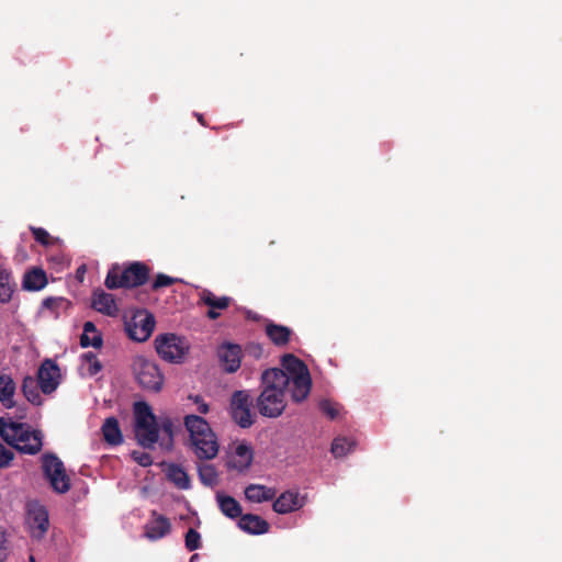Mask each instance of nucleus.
<instances>
[{"mask_svg":"<svg viewBox=\"0 0 562 562\" xmlns=\"http://www.w3.org/2000/svg\"><path fill=\"white\" fill-rule=\"evenodd\" d=\"M140 284V262L134 261L126 267L114 265L105 278L108 289L134 288Z\"/></svg>","mask_w":562,"mask_h":562,"instance_id":"8","label":"nucleus"},{"mask_svg":"<svg viewBox=\"0 0 562 562\" xmlns=\"http://www.w3.org/2000/svg\"><path fill=\"white\" fill-rule=\"evenodd\" d=\"M199 302L210 307L206 316L210 319H216L221 316L218 311L228 308L233 302V299L226 295L216 296L211 290L203 289L199 293Z\"/></svg>","mask_w":562,"mask_h":562,"instance_id":"12","label":"nucleus"},{"mask_svg":"<svg viewBox=\"0 0 562 562\" xmlns=\"http://www.w3.org/2000/svg\"><path fill=\"white\" fill-rule=\"evenodd\" d=\"M0 435L5 442L23 453L35 454L43 446L41 431L32 429L26 424H4L0 419Z\"/></svg>","mask_w":562,"mask_h":562,"instance_id":"4","label":"nucleus"},{"mask_svg":"<svg viewBox=\"0 0 562 562\" xmlns=\"http://www.w3.org/2000/svg\"><path fill=\"white\" fill-rule=\"evenodd\" d=\"M155 348L157 353L166 361L180 363L189 351L188 341L175 334H165L156 337Z\"/></svg>","mask_w":562,"mask_h":562,"instance_id":"6","label":"nucleus"},{"mask_svg":"<svg viewBox=\"0 0 562 562\" xmlns=\"http://www.w3.org/2000/svg\"><path fill=\"white\" fill-rule=\"evenodd\" d=\"M217 356L223 370L227 373L236 372L241 362V348L236 344H223L217 349Z\"/></svg>","mask_w":562,"mask_h":562,"instance_id":"11","label":"nucleus"},{"mask_svg":"<svg viewBox=\"0 0 562 562\" xmlns=\"http://www.w3.org/2000/svg\"><path fill=\"white\" fill-rule=\"evenodd\" d=\"M14 283L10 272L0 263V302L8 303L13 294Z\"/></svg>","mask_w":562,"mask_h":562,"instance_id":"29","label":"nucleus"},{"mask_svg":"<svg viewBox=\"0 0 562 562\" xmlns=\"http://www.w3.org/2000/svg\"><path fill=\"white\" fill-rule=\"evenodd\" d=\"M179 280L176 279V278H171V277L166 276L164 273H159V274H157L155 281L153 282L151 289L154 291H156V290L161 289V288L170 286V285L175 284Z\"/></svg>","mask_w":562,"mask_h":562,"instance_id":"37","label":"nucleus"},{"mask_svg":"<svg viewBox=\"0 0 562 562\" xmlns=\"http://www.w3.org/2000/svg\"><path fill=\"white\" fill-rule=\"evenodd\" d=\"M254 397L247 390L235 391L231 397V416L241 428H249L255 423L256 415L251 408Z\"/></svg>","mask_w":562,"mask_h":562,"instance_id":"7","label":"nucleus"},{"mask_svg":"<svg viewBox=\"0 0 562 562\" xmlns=\"http://www.w3.org/2000/svg\"><path fill=\"white\" fill-rule=\"evenodd\" d=\"M31 229L36 241L45 246L49 244V234L44 228L32 227Z\"/></svg>","mask_w":562,"mask_h":562,"instance_id":"40","label":"nucleus"},{"mask_svg":"<svg viewBox=\"0 0 562 562\" xmlns=\"http://www.w3.org/2000/svg\"><path fill=\"white\" fill-rule=\"evenodd\" d=\"M184 426L196 457L201 460L214 459L218 452V443L209 423L201 416L188 415L184 417Z\"/></svg>","mask_w":562,"mask_h":562,"instance_id":"3","label":"nucleus"},{"mask_svg":"<svg viewBox=\"0 0 562 562\" xmlns=\"http://www.w3.org/2000/svg\"><path fill=\"white\" fill-rule=\"evenodd\" d=\"M303 498L297 492L285 491L274 502L273 510L278 514H288L303 507Z\"/></svg>","mask_w":562,"mask_h":562,"instance_id":"15","label":"nucleus"},{"mask_svg":"<svg viewBox=\"0 0 562 562\" xmlns=\"http://www.w3.org/2000/svg\"><path fill=\"white\" fill-rule=\"evenodd\" d=\"M191 400H193V402L195 404H198V411L200 414H207L209 411H210V407L209 405L203 401V398L200 396V395H195V396H190Z\"/></svg>","mask_w":562,"mask_h":562,"instance_id":"41","label":"nucleus"},{"mask_svg":"<svg viewBox=\"0 0 562 562\" xmlns=\"http://www.w3.org/2000/svg\"><path fill=\"white\" fill-rule=\"evenodd\" d=\"M167 479L179 490H189L191 482L186 470L179 464L171 463L167 467Z\"/></svg>","mask_w":562,"mask_h":562,"instance_id":"21","label":"nucleus"},{"mask_svg":"<svg viewBox=\"0 0 562 562\" xmlns=\"http://www.w3.org/2000/svg\"><path fill=\"white\" fill-rule=\"evenodd\" d=\"M196 117H198V121L202 124V125H206L205 122H204V119H203V115L202 114H196Z\"/></svg>","mask_w":562,"mask_h":562,"instance_id":"46","label":"nucleus"},{"mask_svg":"<svg viewBox=\"0 0 562 562\" xmlns=\"http://www.w3.org/2000/svg\"><path fill=\"white\" fill-rule=\"evenodd\" d=\"M157 442L165 450L172 448L173 423L168 416L157 417L143 401V448H153Z\"/></svg>","mask_w":562,"mask_h":562,"instance_id":"2","label":"nucleus"},{"mask_svg":"<svg viewBox=\"0 0 562 562\" xmlns=\"http://www.w3.org/2000/svg\"><path fill=\"white\" fill-rule=\"evenodd\" d=\"M355 441L349 440L346 437H338L331 443V453L335 458H341L347 456L353 450Z\"/></svg>","mask_w":562,"mask_h":562,"instance_id":"33","label":"nucleus"},{"mask_svg":"<svg viewBox=\"0 0 562 562\" xmlns=\"http://www.w3.org/2000/svg\"><path fill=\"white\" fill-rule=\"evenodd\" d=\"M164 375L158 366L143 359V389L159 392L164 385Z\"/></svg>","mask_w":562,"mask_h":562,"instance_id":"14","label":"nucleus"},{"mask_svg":"<svg viewBox=\"0 0 562 562\" xmlns=\"http://www.w3.org/2000/svg\"><path fill=\"white\" fill-rule=\"evenodd\" d=\"M70 306V301L61 296L46 297L42 302V310L48 312L54 318H58L61 314L67 313Z\"/></svg>","mask_w":562,"mask_h":562,"instance_id":"23","label":"nucleus"},{"mask_svg":"<svg viewBox=\"0 0 562 562\" xmlns=\"http://www.w3.org/2000/svg\"><path fill=\"white\" fill-rule=\"evenodd\" d=\"M266 334L276 346L283 347L288 345L292 330L286 326L270 323L266 326Z\"/></svg>","mask_w":562,"mask_h":562,"instance_id":"25","label":"nucleus"},{"mask_svg":"<svg viewBox=\"0 0 562 562\" xmlns=\"http://www.w3.org/2000/svg\"><path fill=\"white\" fill-rule=\"evenodd\" d=\"M171 531L170 520L156 512L151 513L149 520L145 526V536L149 540H158Z\"/></svg>","mask_w":562,"mask_h":562,"instance_id":"13","label":"nucleus"},{"mask_svg":"<svg viewBox=\"0 0 562 562\" xmlns=\"http://www.w3.org/2000/svg\"><path fill=\"white\" fill-rule=\"evenodd\" d=\"M149 277H150V268L143 263V284H145L148 280H149Z\"/></svg>","mask_w":562,"mask_h":562,"instance_id":"43","label":"nucleus"},{"mask_svg":"<svg viewBox=\"0 0 562 562\" xmlns=\"http://www.w3.org/2000/svg\"><path fill=\"white\" fill-rule=\"evenodd\" d=\"M132 457H133V459H134L137 463H139V464H140V453H139V452H137V451H133V452H132Z\"/></svg>","mask_w":562,"mask_h":562,"instance_id":"45","label":"nucleus"},{"mask_svg":"<svg viewBox=\"0 0 562 562\" xmlns=\"http://www.w3.org/2000/svg\"><path fill=\"white\" fill-rule=\"evenodd\" d=\"M199 558V555L195 553L193 554L191 558H190V561L189 562H196V559Z\"/></svg>","mask_w":562,"mask_h":562,"instance_id":"48","label":"nucleus"},{"mask_svg":"<svg viewBox=\"0 0 562 562\" xmlns=\"http://www.w3.org/2000/svg\"><path fill=\"white\" fill-rule=\"evenodd\" d=\"M133 412H134V419H133L134 436H135V439L138 442H140V401H135L133 403Z\"/></svg>","mask_w":562,"mask_h":562,"instance_id":"36","label":"nucleus"},{"mask_svg":"<svg viewBox=\"0 0 562 562\" xmlns=\"http://www.w3.org/2000/svg\"><path fill=\"white\" fill-rule=\"evenodd\" d=\"M42 469L45 479L55 492L65 494L70 490V479L66 473L63 461L57 456L53 453L43 454Z\"/></svg>","mask_w":562,"mask_h":562,"instance_id":"5","label":"nucleus"},{"mask_svg":"<svg viewBox=\"0 0 562 562\" xmlns=\"http://www.w3.org/2000/svg\"><path fill=\"white\" fill-rule=\"evenodd\" d=\"M30 562H35L34 557H30Z\"/></svg>","mask_w":562,"mask_h":562,"instance_id":"49","label":"nucleus"},{"mask_svg":"<svg viewBox=\"0 0 562 562\" xmlns=\"http://www.w3.org/2000/svg\"><path fill=\"white\" fill-rule=\"evenodd\" d=\"M38 383L32 376H26L22 383V392L26 400L34 404L41 405L43 402L42 395L37 390Z\"/></svg>","mask_w":562,"mask_h":562,"instance_id":"30","label":"nucleus"},{"mask_svg":"<svg viewBox=\"0 0 562 562\" xmlns=\"http://www.w3.org/2000/svg\"><path fill=\"white\" fill-rule=\"evenodd\" d=\"M282 369L270 368L261 373V392L257 397L260 415L277 418L286 407L285 391L295 403L305 401L312 389V378L304 361L292 353L281 358Z\"/></svg>","mask_w":562,"mask_h":562,"instance_id":"1","label":"nucleus"},{"mask_svg":"<svg viewBox=\"0 0 562 562\" xmlns=\"http://www.w3.org/2000/svg\"><path fill=\"white\" fill-rule=\"evenodd\" d=\"M199 558V555L195 553L193 554L191 558H190V561L189 562H196V559Z\"/></svg>","mask_w":562,"mask_h":562,"instance_id":"47","label":"nucleus"},{"mask_svg":"<svg viewBox=\"0 0 562 562\" xmlns=\"http://www.w3.org/2000/svg\"><path fill=\"white\" fill-rule=\"evenodd\" d=\"M47 284V277L42 269H32L24 274L23 288L29 291H40Z\"/></svg>","mask_w":562,"mask_h":562,"instance_id":"26","label":"nucleus"},{"mask_svg":"<svg viewBox=\"0 0 562 562\" xmlns=\"http://www.w3.org/2000/svg\"><path fill=\"white\" fill-rule=\"evenodd\" d=\"M143 315H144V317H143V341H145L151 336V334L155 329L156 321H155V316L150 312H148L144 308H143Z\"/></svg>","mask_w":562,"mask_h":562,"instance_id":"34","label":"nucleus"},{"mask_svg":"<svg viewBox=\"0 0 562 562\" xmlns=\"http://www.w3.org/2000/svg\"><path fill=\"white\" fill-rule=\"evenodd\" d=\"M27 525L33 538H43L49 526L46 508L40 504L30 505L27 510Z\"/></svg>","mask_w":562,"mask_h":562,"instance_id":"9","label":"nucleus"},{"mask_svg":"<svg viewBox=\"0 0 562 562\" xmlns=\"http://www.w3.org/2000/svg\"><path fill=\"white\" fill-rule=\"evenodd\" d=\"M199 479L205 486L213 487L218 482L216 469L212 464H201L198 469Z\"/></svg>","mask_w":562,"mask_h":562,"instance_id":"32","label":"nucleus"},{"mask_svg":"<svg viewBox=\"0 0 562 562\" xmlns=\"http://www.w3.org/2000/svg\"><path fill=\"white\" fill-rule=\"evenodd\" d=\"M186 548L189 551H194L201 548V535L193 528H190L184 537Z\"/></svg>","mask_w":562,"mask_h":562,"instance_id":"35","label":"nucleus"},{"mask_svg":"<svg viewBox=\"0 0 562 562\" xmlns=\"http://www.w3.org/2000/svg\"><path fill=\"white\" fill-rule=\"evenodd\" d=\"M238 526L251 535H262L269 530V524L258 515L245 514L239 518Z\"/></svg>","mask_w":562,"mask_h":562,"instance_id":"17","label":"nucleus"},{"mask_svg":"<svg viewBox=\"0 0 562 562\" xmlns=\"http://www.w3.org/2000/svg\"><path fill=\"white\" fill-rule=\"evenodd\" d=\"M276 496V490L260 484H249L245 488V497L251 503H262L272 501Z\"/></svg>","mask_w":562,"mask_h":562,"instance_id":"19","label":"nucleus"},{"mask_svg":"<svg viewBox=\"0 0 562 562\" xmlns=\"http://www.w3.org/2000/svg\"><path fill=\"white\" fill-rule=\"evenodd\" d=\"M103 345V338L100 331H98L95 325L92 322H86L83 324V333L80 337V346L82 348L93 347L101 348Z\"/></svg>","mask_w":562,"mask_h":562,"instance_id":"20","label":"nucleus"},{"mask_svg":"<svg viewBox=\"0 0 562 562\" xmlns=\"http://www.w3.org/2000/svg\"><path fill=\"white\" fill-rule=\"evenodd\" d=\"M319 408H321L322 413L325 414L326 416H328L330 419H335L339 414V409H338L337 405L331 403L328 400L322 401L319 403Z\"/></svg>","mask_w":562,"mask_h":562,"instance_id":"38","label":"nucleus"},{"mask_svg":"<svg viewBox=\"0 0 562 562\" xmlns=\"http://www.w3.org/2000/svg\"><path fill=\"white\" fill-rule=\"evenodd\" d=\"M151 464V459L148 454L143 453V467H147Z\"/></svg>","mask_w":562,"mask_h":562,"instance_id":"44","label":"nucleus"},{"mask_svg":"<svg viewBox=\"0 0 562 562\" xmlns=\"http://www.w3.org/2000/svg\"><path fill=\"white\" fill-rule=\"evenodd\" d=\"M216 502L223 515L231 519L240 518L243 509L240 504L232 496L221 492L216 493Z\"/></svg>","mask_w":562,"mask_h":562,"instance_id":"18","label":"nucleus"},{"mask_svg":"<svg viewBox=\"0 0 562 562\" xmlns=\"http://www.w3.org/2000/svg\"><path fill=\"white\" fill-rule=\"evenodd\" d=\"M139 314L140 311L137 308H131L123 314L125 333L128 338L134 341H140V337L138 336L139 324L137 322Z\"/></svg>","mask_w":562,"mask_h":562,"instance_id":"27","label":"nucleus"},{"mask_svg":"<svg viewBox=\"0 0 562 562\" xmlns=\"http://www.w3.org/2000/svg\"><path fill=\"white\" fill-rule=\"evenodd\" d=\"M13 459V452L0 442V468H5Z\"/></svg>","mask_w":562,"mask_h":562,"instance_id":"39","label":"nucleus"},{"mask_svg":"<svg viewBox=\"0 0 562 562\" xmlns=\"http://www.w3.org/2000/svg\"><path fill=\"white\" fill-rule=\"evenodd\" d=\"M7 557L5 538L3 531L0 529V562Z\"/></svg>","mask_w":562,"mask_h":562,"instance_id":"42","label":"nucleus"},{"mask_svg":"<svg viewBox=\"0 0 562 562\" xmlns=\"http://www.w3.org/2000/svg\"><path fill=\"white\" fill-rule=\"evenodd\" d=\"M15 383L11 375H0V402L7 408H12L15 405L13 396L15 394Z\"/></svg>","mask_w":562,"mask_h":562,"instance_id":"22","label":"nucleus"},{"mask_svg":"<svg viewBox=\"0 0 562 562\" xmlns=\"http://www.w3.org/2000/svg\"><path fill=\"white\" fill-rule=\"evenodd\" d=\"M59 378L58 366L54 361L46 359L41 364L37 373V383L41 391L44 394L53 393L59 384Z\"/></svg>","mask_w":562,"mask_h":562,"instance_id":"10","label":"nucleus"},{"mask_svg":"<svg viewBox=\"0 0 562 562\" xmlns=\"http://www.w3.org/2000/svg\"><path fill=\"white\" fill-rule=\"evenodd\" d=\"M103 439L112 446L122 443L123 436L119 426V422L115 417H109L102 425Z\"/></svg>","mask_w":562,"mask_h":562,"instance_id":"24","label":"nucleus"},{"mask_svg":"<svg viewBox=\"0 0 562 562\" xmlns=\"http://www.w3.org/2000/svg\"><path fill=\"white\" fill-rule=\"evenodd\" d=\"M252 449L245 443H240L235 449V456L232 461L233 467L239 471L248 469L252 462Z\"/></svg>","mask_w":562,"mask_h":562,"instance_id":"28","label":"nucleus"},{"mask_svg":"<svg viewBox=\"0 0 562 562\" xmlns=\"http://www.w3.org/2000/svg\"><path fill=\"white\" fill-rule=\"evenodd\" d=\"M81 370L89 376L97 375L102 370V364L93 352H86L81 356Z\"/></svg>","mask_w":562,"mask_h":562,"instance_id":"31","label":"nucleus"},{"mask_svg":"<svg viewBox=\"0 0 562 562\" xmlns=\"http://www.w3.org/2000/svg\"><path fill=\"white\" fill-rule=\"evenodd\" d=\"M92 307L106 316H115L119 312L114 296L103 290H97L92 294Z\"/></svg>","mask_w":562,"mask_h":562,"instance_id":"16","label":"nucleus"}]
</instances>
